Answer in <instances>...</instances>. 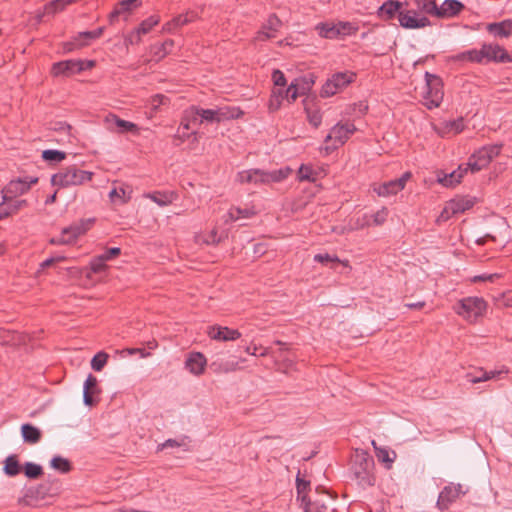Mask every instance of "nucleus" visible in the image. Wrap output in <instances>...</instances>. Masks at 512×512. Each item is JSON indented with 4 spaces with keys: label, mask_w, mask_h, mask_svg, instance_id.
<instances>
[{
    "label": "nucleus",
    "mask_w": 512,
    "mask_h": 512,
    "mask_svg": "<svg viewBox=\"0 0 512 512\" xmlns=\"http://www.w3.org/2000/svg\"><path fill=\"white\" fill-rule=\"evenodd\" d=\"M23 470L25 476L29 479H38L43 475L42 466L33 462H26L23 466Z\"/></svg>",
    "instance_id": "39"
},
{
    "label": "nucleus",
    "mask_w": 512,
    "mask_h": 512,
    "mask_svg": "<svg viewBox=\"0 0 512 512\" xmlns=\"http://www.w3.org/2000/svg\"><path fill=\"white\" fill-rule=\"evenodd\" d=\"M309 122L312 124L315 128L319 127L322 121V116L318 112H314L308 115Z\"/></svg>",
    "instance_id": "63"
},
{
    "label": "nucleus",
    "mask_w": 512,
    "mask_h": 512,
    "mask_svg": "<svg viewBox=\"0 0 512 512\" xmlns=\"http://www.w3.org/2000/svg\"><path fill=\"white\" fill-rule=\"evenodd\" d=\"M243 115V111L239 107L223 106L216 109L200 108L199 124L203 122L220 123L226 120L238 119Z\"/></svg>",
    "instance_id": "6"
},
{
    "label": "nucleus",
    "mask_w": 512,
    "mask_h": 512,
    "mask_svg": "<svg viewBox=\"0 0 512 512\" xmlns=\"http://www.w3.org/2000/svg\"><path fill=\"white\" fill-rule=\"evenodd\" d=\"M109 197L112 201H115L116 198H120L122 203H125L129 200V197L126 198V191L124 188H114L110 191Z\"/></svg>",
    "instance_id": "52"
},
{
    "label": "nucleus",
    "mask_w": 512,
    "mask_h": 512,
    "mask_svg": "<svg viewBox=\"0 0 512 512\" xmlns=\"http://www.w3.org/2000/svg\"><path fill=\"white\" fill-rule=\"evenodd\" d=\"M42 158L48 162H61L66 158V153L59 150H44L42 152Z\"/></svg>",
    "instance_id": "43"
},
{
    "label": "nucleus",
    "mask_w": 512,
    "mask_h": 512,
    "mask_svg": "<svg viewBox=\"0 0 512 512\" xmlns=\"http://www.w3.org/2000/svg\"><path fill=\"white\" fill-rule=\"evenodd\" d=\"M374 192H376L379 196L387 197L390 195H395L401 190H403V185L400 180H391L385 183H382L378 186H374Z\"/></svg>",
    "instance_id": "25"
},
{
    "label": "nucleus",
    "mask_w": 512,
    "mask_h": 512,
    "mask_svg": "<svg viewBox=\"0 0 512 512\" xmlns=\"http://www.w3.org/2000/svg\"><path fill=\"white\" fill-rule=\"evenodd\" d=\"M314 260L316 262H319V263H328V262H331V261H339V259L337 257H332L331 255L329 254H316L314 256Z\"/></svg>",
    "instance_id": "61"
},
{
    "label": "nucleus",
    "mask_w": 512,
    "mask_h": 512,
    "mask_svg": "<svg viewBox=\"0 0 512 512\" xmlns=\"http://www.w3.org/2000/svg\"><path fill=\"white\" fill-rule=\"evenodd\" d=\"M138 0H122L120 1L115 9L109 15L110 23H113L119 15L129 12L131 10L132 5H136Z\"/></svg>",
    "instance_id": "33"
},
{
    "label": "nucleus",
    "mask_w": 512,
    "mask_h": 512,
    "mask_svg": "<svg viewBox=\"0 0 512 512\" xmlns=\"http://www.w3.org/2000/svg\"><path fill=\"white\" fill-rule=\"evenodd\" d=\"M403 4L397 0H388L384 2L378 11L379 16L384 20L393 19L396 15L399 17V13L402 11Z\"/></svg>",
    "instance_id": "22"
},
{
    "label": "nucleus",
    "mask_w": 512,
    "mask_h": 512,
    "mask_svg": "<svg viewBox=\"0 0 512 512\" xmlns=\"http://www.w3.org/2000/svg\"><path fill=\"white\" fill-rule=\"evenodd\" d=\"M416 7L419 11L438 17V5L436 0H415Z\"/></svg>",
    "instance_id": "34"
},
{
    "label": "nucleus",
    "mask_w": 512,
    "mask_h": 512,
    "mask_svg": "<svg viewBox=\"0 0 512 512\" xmlns=\"http://www.w3.org/2000/svg\"><path fill=\"white\" fill-rule=\"evenodd\" d=\"M93 173L85 170H81L76 166H68L60 169L57 173L51 177V184L61 188L82 185L92 179Z\"/></svg>",
    "instance_id": "4"
},
{
    "label": "nucleus",
    "mask_w": 512,
    "mask_h": 512,
    "mask_svg": "<svg viewBox=\"0 0 512 512\" xmlns=\"http://www.w3.org/2000/svg\"><path fill=\"white\" fill-rule=\"evenodd\" d=\"M108 358L109 355L106 352H98L96 355H94V357L91 360L92 369L97 372L101 371L106 365Z\"/></svg>",
    "instance_id": "42"
},
{
    "label": "nucleus",
    "mask_w": 512,
    "mask_h": 512,
    "mask_svg": "<svg viewBox=\"0 0 512 512\" xmlns=\"http://www.w3.org/2000/svg\"><path fill=\"white\" fill-rule=\"evenodd\" d=\"M110 120L114 121L116 127L119 128L120 132H133L137 130L136 124L130 121L120 119L115 115H113L111 118H107V121Z\"/></svg>",
    "instance_id": "41"
},
{
    "label": "nucleus",
    "mask_w": 512,
    "mask_h": 512,
    "mask_svg": "<svg viewBox=\"0 0 512 512\" xmlns=\"http://www.w3.org/2000/svg\"><path fill=\"white\" fill-rule=\"evenodd\" d=\"M159 22L158 17L156 16H150L149 18L145 19L141 22L137 30L141 32V34L148 33L155 25H157Z\"/></svg>",
    "instance_id": "46"
},
{
    "label": "nucleus",
    "mask_w": 512,
    "mask_h": 512,
    "mask_svg": "<svg viewBox=\"0 0 512 512\" xmlns=\"http://www.w3.org/2000/svg\"><path fill=\"white\" fill-rule=\"evenodd\" d=\"M237 365L238 363L236 362H227L225 364H219L217 368H215V371L217 372H230V371H235L237 369Z\"/></svg>",
    "instance_id": "60"
},
{
    "label": "nucleus",
    "mask_w": 512,
    "mask_h": 512,
    "mask_svg": "<svg viewBox=\"0 0 512 512\" xmlns=\"http://www.w3.org/2000/svg\"><path fill=\"white\" fill-rule=\"evenodd\" d=\"M84 70V61L81 60L60 61L52 66V74L54 76H71Z\"/></svg>",
    "instance_id": "12"
},
{
    "label": "nucleus",
    "mask_w": 512,
    "mask_h": 512,
    "mask_svg": "<svg viewBox=\"0 0 512 512\" xmlns=\"http://www.w3.org/2000/svg\"><path fill=\"white\" fill-rule=\"evenodd\" d=\"M388 216V210L387 208H382L381 210L377 211L373 214V222L375 225H381L383 224Z\"/></svg>",
    "instance_id": "55"
},
{
    "label": "nucleus",
    "mask_w": 512,
    "mask_h": 512,
    "mask_svg": "<svg viewBox=\"0 0 512 512\" xmlns=\"http://www.w3.org/2000/svg\"><path fill=\"white\" fill-rule=\"evenodd\" d=\"M147 198H150L153 202L158 204L161 207L167 206L172 203L175 195L174 193H148L146 195Z\"/></svg>",
    "instance_id": "36"
},
{
    "label": "nucleus",
    "mask_w": 512,
    "mask_h": 512,
    "mask_svg": "<svg viewBox=\"0 0 512 512\" xmlns=\"http://www.w3.org/2000/svg\"><path fill=\"white\" fill-rule=\"evenodd\" d=\"M474 205V201L467 198H459L454 199L448 202L446 207L444 208L441 216L445 218H449L450 214H458L464 213L465 211L472 208Z\"/></svg>",
    "instance_id": "18"
},
{
    "label": "nucleus",
    "mask_w": 512,
    "mask_h": 512,
    "mask_svg": "<svg viewBox=\"0 0 512 512\" xmlns=\"http://www.w3.org/2000/svg\"><path fill=\"white\" fill-rule=\"evenodd\" d=\"M185 439H187V437H183L181 440L168 439V440H166L164 443H162L159 446V449L163 450V449L169 448V447L174 448V447L184 446L185 445Z\"/></svg>",
    "instance_id": "53"
},
{
    "label": "nucleus",
    "mask_w": 512,
    "mask_h": 512,
    "mask_svg": "<svg viewBox=\"0 0 512 512\" xmlns=\"http://www.w3.org/2000/svg\"><path fill=\"white\" fill-rule=\"evenodd\" d=\"M399 24L405 29H419L430 25L427 17H418L415 10H403L399 13Z\"/></svg>",
    "instance_id": "11"
},
{
    "label": "nucleus",
    "mask_w": 512,
    "mask_h": 512,
    "mask_svg": "<svg viewBox=\"0 0 512 512\" xmlns=\"http://www.w3.org/2000/svg\"><path fill=\"white\" fill-rule=\"evenodd\" d=\"M290 172L291 169L288 167L273 171L250 169L239 172L237 178L241 183L270 184L282 181Z\"/></svg>",
    "instance_id": "3"
},
{
    "label": "nucleus",
    "mask_w": 512,
    "mask_h": 512,
    "mask_svg": "<svg viewBox=\"0 0 512 512\" xmlns=\"http://www.w3.org/2000/svg\"><path fill=\"white\" fill-rule=\"evenodd\" d=\"M3 464V472L9 477H14L21 472L22 468L15 454L9 455Z\"/></svg>",
    "instance_id": "29"
},
{
    "label": "nucleus",
    "mask_w": 512,
    "mask_h": 512,
    "mask_svg": "<svg viewBox=\"0 0 512 512\" xmlns=\"http://www.w3.org/2000/svg\"><path fill=\"white\" fill-rule=\"evenodd\" d=\"M486 309V302L482 298L468 297L460 301L457 313L468 321H476Z\"/></svg>",
    "instance_id": "9"
},
{
    "label": "nucleus",
    "mask_w": 512,
    "mask_h": 512,
    "mask_svg": "<svg viewBox=\"0 0 512 512\" xmlns=\"http://www.w3.org/2000/svg\"><path fill=\"white\" fill-rule=\"evenodd\" d=\"M356 131V127L353 123L346 122L344 124L337 123L332 127V135H334V145L333 148H338L343 145L350 135H352Z\"/></svg>",
    "instance_id": "17"
},
{
    "label": "nucleus",
    "mask_w": 512,
    "mask_h": 512,
    "mask_svg": "<svg viewBox=\"0 0 512 512\" xmlns=\"http://www.w3.org/2000/svg\"><path fill=\"white\" fill-rule=\"evenodd\" d=\"M502 144L483 146L475 151L468 159L466 167L471 172H478L487 167L493 158L500 154Z\"/></svg>",
    "instance_id": "5"
},
{
    "label": "nucleus",
    "mask_w": 512,
    "mask_h": 512,
    "mask_svg": "<svg viewBox=\"0 0 512 512\" xmlns=\"http://www.w3.org/2000/svg\"><path fill=\"white\" fill-rule=\"evenodd\" d=\"M446 128L449 131H453L455 134L460 133L464 129V124L462 119H458L455 121H451L447 123Z\"/></svg>",
    "instance_id": "57"
},
{
    "label": "nucleus",
    "mask_w": 512,
    "mask_h": 512,
    "mask_svg": "<svg viewBox=\"0 0 512 512\" xmlns=\"http://www.w3.org/2000/svg\"><path fill=\"white\" fill-rule=\"evenodd\" d=\"M141 32H139L137 29L129 33L125 37V44L126 45H134L138 44L141 41Z\"/></svg>",
    "instance_id": "56"
},
{
    "label": "nucleus",
    "mask_w": 512,
    "mask_h": 512,
    "mask_svg": "<svg viewBox=\"0 0 512 512\" xmlns=\"http://www.w3.org/2000/svg\"><path fill=\"white\" fill-rule=\"evenodd\" d=\"M254 214L255 212L251 209L233 207L229 210L227 216L229 217L230 221H237L240 218H250Z\"/></svg>",
    "instance_id": "40"
},
{
    "label": "nucleus",
    "mask_w": 512,
    "mask_h": 512,
    "mask_svg": "<svg viewBox=\"0 0 512 512\" xmlns=\"http://www.w3.org/2000/svg\"><path fill=\"white\" fill-rule=\"evenodd\" d=\"M37 183L38 178L31 176L11 180L2 189V199H4V201H8L17 198L18 196L27 193L30 190L31 186Z\"/></svg>",
    "instance_id": "8"
},
{
    "label": "nucleus",
    "mask_w": 512,
    "mask_h": 512,
    "mask_svg": "<svg viewBox=\"0 0 512 512\" xmlns=\"http://www.w3.org/2000/svg\"><path fill=\"white\" fill-rule=\"evenodd\" d=\"M173 46L172 40H166L160 47L157 48V51H155V55L159 58L164 57L166 54H168Z\"/></svg>",
    "instance_id": "54"
},
{
    "label": "nucleus",
    "mask_w": 512,
    "mask_h": 512,
    "mask_svg": "<svg viewBox=\"0 0 512 512\" xmlns=\"http://www.w3.org/2000/svg\"><path fill=\"white\" fill-rule=\"evenodd\" d=\"M354 78L355 74L350 72H338L333 74L323 85L321 96L330 97L335 95L338 91L353 82Z\"/></svg>",
    "instance_id": "10"
},
{
    "label": "nucleus",
    "mask_w": 512,
    "mask_h": 512,
    "mask_svg": "<svg viewBox=\"0 0 512 512\" xmlns=\"http://www.w3.org/2000/svg\"><path fill=\"white\" fill-rule=\"evenodd\" d=\"M52 129L55 131H64V132L70 133L72 127L68 123L60 121V122H56L54 124V126L52 127Z\"/></svg>",
    "instance_id": "64"
},
{
    "label": "nucleus",
    "mask_w": 512,
    "mask_h": 512,
    "mask_svg": "<svg viewBox=\"0 0 512 512\" xmlns=\"http://www.w3.org/2000/svg\"><path fill=\"white\" fill-rule=\"evenodd\" d=\"M336 25L339 30V36L351 35L357 31V28L354 27L350 22H339Z\"/></svg>",
    "instance_id": "48"
},
{
    "label": "nucleus",
    "mask_w": 512,
    "mask_h": 512,
    "mask_svg": "<svg viewBox=\"0 0 512 512\" xmlns=\"http://www.w3.org/2000/svg\"><path fill=\"white\" fill-rule=\"evenodd\" d=\"M272 79L276 86H285L286 85V78H285L283 72L278 69L273 71Z\"/></svg>",
    "instance_id": "58"
},
{
    "label": "nucleus",
    "mask_w": 512,
    "mask_h": 512,
    "mask_svg": "<svg viewBox=\"0 0 512 512\" xmlns=\"http://www.w3.org/2000/svg\"><path fill=\"white\" fill-rule=\"evenodd\" d=\"M90 267L94 273H100L106 268L105 260L102 259V256L100 255L91 261Z\"/></svg>",
    "instance_id": "50"
},
{
    "label": "nucleus",
    "mask_w": 512,
    "mask_h": 512,
    "mask_svg": "<svg viewBox=\"0 0 512 512\" xmlns=\"http://www.w3.org/2000/svg\"><path fill=\"white\" fill-rule=\"evenodd\" d=\"M298 178L300 181H315L313 176V169L307 165H301L298 170Z\"/></svg>",
    "instance_id": "47"
},
{
    "label": "nucleus",
    "mask_w": 512,
    "mask_h": 512,
    "mask_svg": "<svg viewBox=\"0 0 512 512\" xmlns=\"http://www.w3.org/2000/svg\"><path fill=\"white\" fill-rule=\"evenodd\" d=\"M372 444L375 448L377 459L380 462L384 463L387 468H390L396 458V453L394 451H390L386 448L377 447L375 441H372Z\"/></svg>",
    "instance_id": "31"
},
{
    "label": "nucleus",
    "mask_w": 512,
    "mask_h": 512,
    "mask_svg": "<svg viewBox=\"0 0 512 512\" xmlns=\"http://www.w3.org/2000/svg\"><path fill=\"white\" fill-rule=\"evenodd\" d=\"M66 3L64 0H53L47 3L43 10H39L36 13V20L38 23L42 22L43 17L46 15H54L60 11H63L66 7Z\"/></svg>",
    "instance_id": "26"
},
{
    "label": "nucleus",
    "mask_w": 512,
    "mask_h": 512,
    "mask_svg": "<svg viewBox=\"0 0 512 512\" xmlns=\"http://www.w3.org/2000/svg\"><path fill=\"white\" fill-rule=\"evenodd\" d=\"M120 253H121V250L119 247H112V248L107 249L105 251V253H103L101 256H102V259H104L105 261H108V260H111L114 257L118 256Z\"/></svg>",
    "instance_id": "59"
},
{
    "label": "nucleus",
    "mask_w": 512,
    "mask_h": 512,
    "mask_svg": "<svg viewBox=\"0 0 512 512\" xmlns=\"http://www.w3.org/2000/svg\"><path fill=\"white\" fill-rule=\"evenodd\" d=\"M457 498L458 497H456L454 489H451V487L447 485L440 492L436 502V507L440 511H446Z\"/></svg>",
    "instance_id": "27"
},
{
    "label": "nucleus",
    "mask_w": 512,
    "mask_h": 512,
    "mask_svg": "<svg viewBox=\"0 0 512 512\" xmlns=\"http://www.w3.org/2000/svg\"><path fill=\"white\" fill-rule=\"evenodd\" d=\"M485 49H484V44L482 45L481 49L477 50V49H471V50H467V51H464L462 53H460L459 55H457L456 59L457 60H468L470 62H475V63H482L484 60H485Z\"/></svg>",
    "instance_id": "30"
},
{
    "label": "nucleus",
    "mask_w": 512,
    "mask_h": 512,
    "mask_svg": "<svg viewBox=\"0 0 512 512\" xmlns=\"http://www.w3.org/2000/svg\"><path fill=\"white\" fill-rule=\"evenodd\" d=\"M185 119L188 120V122L191 123V125H200V107L198 106H191L188 109L184 111Z\"/></svg>",
    "instance_id": "44"
},
{
    "label": "nucleus",
    "mask_w": 512,
    "mask_h": 512,
    "mask_svg": "<svg viewBox=\"0 0 512 512\" xmlns=\"http://www.w3.org/2000/svg\"><path fill=\"white\" fill-rule=\"evenodd\" d=\"M186 368L194 375H201L206 366V358L200 352L191 353L185 361Z\"/></svg>",
    "instance_id": "20"
},
{
    "label": "nucleus",
    "mask_w": 512,
    "mask_h": 512,
    "mask_svg": "<svg viewBox=\"0 0 512 512\" xmlns=\"http://www.w3.org/2000/svg\"><path fill=\"white\" fill-rule=\"evenodd\" d=\"M21 433L24 442L28 444H36L41 440V431L32 424L26 423L21 426Z\"/></svg>",
    "instance_id": "28"
},
{
    "label": "nucleus",
    "mask_w": 512,
    "mask_h": 512,
    "mask_svg": "<svg viewBox=\"0 0 512 512\" xmlns=\"http://www.w3.org/2000/svg\"><path fill=\"white\" fill-rule=\"evenodd\" d=\"M319 35L327 39H335L339 36V30L336 24L320 23L316 26Z\"/></svg>",
    "instance_id": "32"
},
{
    "label": "nucleus",
    "mask_w": 512,
    "mask_h": 512,
    "mask_svg": "<svg viewBox=\"0 0 512 512\" xmlns=\"http://www.w3.org/2000/svg\"><path fill=\"white\" fill-rule=\"evenodd\" d=\"M282 26L281 20L276 14H271L267 21L263 24L262 28L257 32L255 40L266 41L276 36V32Z\"/></svg>",
    "instance_id": "15"
},
{
    "label": "nucleus",
    "mask_w": 512,
    "mask_h": 512,
    "mask_svg": "<svg viewBox=\"0 0 512 512\" xmlns=\"http://www.w3.org/2000/svg\"><path fill=\"white\" fill-rule=\"evenodd\" d=\"M464 9V4L458 0H445L438 8V18H450L458 15Z\"/></svg>",
    "instance_id": "21"
},
{
    "label": "nucleus",
    "mask_w": 512,
    "mask_h": 512,
    "mask_svg": "<svg viewBox=\"0 0 512 512\" xmlns=\"http://www.w3.org/2000/svg\"><path fill=\"white\" fill-rule=\"evenodd\" d=\"M487 31L495 37L507 38L512 34V20L487 25Z\"/></svg>",
    "instance_id": "23"
},
{
    "label": "nucleus",
    "mask_w": 512,
    "mask_h": 512,
    "mask_svg": "<svg viewBox=\"0 0 512 512\" xmlns=\"http://www.w3.org/2000/svg\"><path fill=\"white\" fill-rule=\"evenodd\" d=\"M27 201L24 199L18 200L16 198L8 200L7 205L9 207L11 215L27 206Z\"/></svg>",
    "instance_id": "49"
},
{
    "label": "nucleus",
    "mask_w": 512,
    "mask_h": 512,
    "mask_svg": "<svg viewBox=\"0 0 512 512\" xmlns=\"http://www.w3.org/2000/svg\"><path fill=\"white\" fill-rule=\"evenodd\" d=\"M302 504L304 505V512H325L327 509L326 505L318 500L310 501L308 499Z\"/></svg>",
    "instance_id": "45"
},
{
    "label": "nucleus",
    "mask_w": 512,
    "mask_h": 512,
    "mask_svg": "<svg viewBox=\"0 0 512 512\" xmlns=\"http://www.w3.org/2000/svg\"><path fill=\"white\" fill-rule=\"evenodd\" d=\"M426 80V93H425V105L428 109L436 108L440 105L443 100L442 81L437 75L429 72L425 73Z\"/></svg>",
    "instance_id": "7"
},
{
    "label": "nucleus",
    "mask_w": 512,
    "mask_h": 512,
    "mask_svg": "<svg viewBox=\"0 0 512 512\" xmlns=\"http://www.w3.org/2000/svg\"><path fill=\"white\" fill-rule=\"evenodd\" d=\"M351 473L353 479L357 481L362 488L370 487L375 484L374 460L364 450H355L351 457Z\"/></svg>",
    "instance_id": "1"
},
{
    "label": "nucleus",
    "mask_w": 512,
    "mask_h": 512,
    "mask_svg": "<svg viewBox=\"0 0 512 512\" xmlns=\"http://www.w3.org/2000/svg\"><path fill=\"white\" fill-rule=\"evenodd\" d=\"M467 171L468 168L466 166L463 167V165H460L457 170H454L451 173L444 174L442 177L438 175V182L445 187H453L460 183L462 177Z\"/></svg>",
    "instance_id": "24"
},
{
    "label": "nucleus",
    "mask_w": 512,
    "mask_h": 512,
    "mask_svg": "<svg viewBox=\"0 0 512 512\" xmlns=\"http://www.w3.org/2000/svg\"><path fill=\"white\" fill-rule=\"evenodd\" d=\"M301 93L299 91L298 83L292 82L286 90V98L288 101H295Z\"/></svg>",
    "instance_id": "51"
},
{
    "label": "nucleus",
    "mask_w": 512,
    "mask_h": 512,
    "mask_svg": "<svg viewBox=\"0 0 512 512\" xmlns=\"http://www.w3.org/2000/svg\"><path fill=\"white\" fill-rule=\"evenodd\" d=\"M496 374H498V372H494V371L487 372L482 369H479L475 372L467 373L466 379L468 382L475 384V383L487 381V380L493 378Z\"/></svg>",
    "instance_id": "35"
},
{
    "label": "nucleus",
    "mask_w": 512,
    "mask_h": 512,
    "mask_svg": "<svg viewBox=\"0 0 512 512\" xmlns=\"http://www.w3.org/2000/svg\"><path fill=\"white\" fill-rule=\"evenodd\" d=\"M61 482L57 478L48 477L44 482L29 487L18 503L24 506H34L36 502L46 497H54L61 491Z\"/></svg>",
    "instance_id": "2"
},
{
    "label": "nucleus",
    "mask_w": 512,
    "mask_h": 512,
    "mask_svg": "<svg viewBox=\"0 0 512 512\" xmlns=\"http://www.w3.org/2000/svg\"><path fill=\"white\" fill-rule=\"evenodd\" d=\"M101 390L98 387L97 378L89 374L84 382L83 386V401L87 406H93L98 402V395Z\"/></svg>",
    "instance_id": "14"
},
{
    "label": "nucleus",
    "mask_w": 512,
    "mask_h": 512,
    "mask_svg": "<svg viewBox=\"0 0 512 512\" xmlns=\"http://www.w3.org/2000/svg\"><path fill=\"white\" fill-rule=\"evenodd\" d=\"M208 336L217 341H235L241 337V333L236 329L214 325L208 328Z\"/></svg>",
    "instance_id": "16"
},
{
    "label": "nucleus",
    "mask_w": 512,
    "mask_h": 512,
    "mask_svg": "<svg viewBox=\"0 0 512 512\" xmlns=\"http://www.w3.org/2000/svg\"><path fill=\"white\" fill-rule=\"evenodd\" d=\"M167 97L162 94H156L151 98V104L156 109L159 105L165 104Z\"/></svg>",
    "instance_id": "62"
},
{
    "label": "nucleus",
    "mask_w": 512,
    "mask_h": 512,
    "mask_svg": "<svg viewBox=\"0 0 512 512\" xmlns=\"http://www.w3.org/2000/svg\"><path fill=\"white\" fill-rule=\"evenodd\" d=\"M50 465L53 469L65 474L71 471L72 465L70 461L61 456H55L51 459Z\"/></svg>",
    "instance_id": "37"
},
{
    "label": "nucleus",
    "mask_w": 512,
    "mask_h": 512,
    "mask_svg": "<svg viewBox=\"0 0 512 512\" xmlns=\"http://www.w3.org/2000/svg\"><path fill=\"white\" fill-rule=\"evenodd\" d=\"M310 488V481L304 480L300 477L298 473L296 477V489H297V499L301 500V502H306L308 500L307 491Z\"/></svg>",
    "instance_id": "38"
},
{
    "label": "nucleus",
    "mask_w": 512,
    "mask_h": 512,
    "mask_svg": "<svg viewBox=\"0 0 512 512\" xmlns=\"http://www.w3.org/2000/svg\"><path fill=\"white\" fill-rule=\"evenodd\" d=\"M93 222L94 219H81L78 222L63 228L61 233L64 237H66L68 244H72L80 235L86 233L90 229Z\"/></svg>",
    "instance_id": "13"
},
{
    "label": "nucleus",
    "mask_w": 512,
    "mask_h": 512,
    "mask_svg": "<svg viewBox=\"0 0 512 512\" xmlns=\"http://www.w3.org/2000/svg\"><path fill=\"white\" fill-rule=\"evenodd\" d=\"M485 61H495L505 63L511 60L506 50L498 44H484Z\"/></svg>",
    "instance_id": "19"
}]
</instances>
